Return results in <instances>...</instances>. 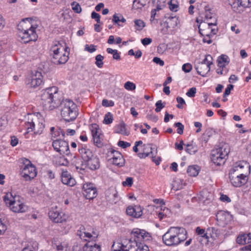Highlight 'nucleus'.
<instances>
[{
    "mask_svg": "<svg viewBox=\"0 0 251 251\" xmlns=\"http://www.w3.org/2000/svg\"><path fill=\"white\" fill-rule=\"evenodd\" d=\"M124 249V242L121 243H114L112 246V250L113 251H123Z\"/></svg>",
    "mask_w": 251,
    "mask_h": 251,
    "instance_id": "obj_46",
    "label": "nucleus"
},
{
    "mask_svg": "<svg viewBox=\"0 0 251 251\" xmlns=\"http://www.w3.org/2000/svg\"><path fill=\"white\" fill-rule=\"evenodd\" d=\"M217 62L220 66H226L229 63V58L227 55L223 54L218 57Z\"/></svg>",
    "mask_w": 251,
    "mask_h": 251,
    "instance_id": "obj_38",
    "label": "nucleus"
},
{
    "mask_svg": "<svg viewBox=\"0 0 251 251\" xmlns=\"http://www.w3.org/2000/svg\"><path fill=\"white\" fill-rule=\"evenodd\" d=\"M85 50L90 53H92L96 50V46L93 44L90 45L86 44L85 46Z\"/></svg>",
    "mask_w": 251,
    "mask_h": 251,
    "instance_id": "obj_59",
    "label": "nucleus"
},
{
    "mask_svg": "<svg viewBox=\"0 0 251 251\" xmlns=\"http://www.w3.org/2000/svg\"><path fill=\"white\" fill-rule=\"evenodd\" d=\"M135 28L138 30H142L145 26V23L141 20H134Z\"/></svg>",
    "mask_w": 251,
    "mask_h": 251,
    "instance_id": "obj_48",
    "label": "nucleus"
},
{
    "mask_svg": "<svg viewBox=\"0 0 251 251\" xmlns=\"http://www.w3.org/2000/svg\"><path fill=\"white\" fill-rule=\"evenodd\" d=\"M229 179L231 184L234 187H241L248 181V178L242 177L241 175L228 174Z\"/></svg>",
    "mask_w": 251,
    "mask_h": 251,
    "instance_id": "obj_21",
    "label": "nucleus"
},
{
    "mask_svg": "<svg viewBox=\"0 0 251 251\" xmlns=\"http://www.w3.org/2000/svg\"><path fill=\"white\" fill-rule=\"evenodd\" d=\"M220 231L217 228L212 227L207 229V240L209 237L213 239H216L220 235Z\"/></svg>",
    "mask_w": 251,
    "mask_h": 251,
    "instance_id": "obj_34",
    "label": "nucleus"
},
{
    "mask_svg": "<svg viewBox=\"0 0 251 251\" xmlns=\"http://www.w3.org/2000/svg\"><path fill=\"white\" fill-rule=\"evenodd\" d=\"M216 220L219 226H224L231 220V216L224 211H219L216 214Z\"/></svg>",
    "mask_w": 251,
    "mask_h": 251,
    "instance_id": "obj_20",
    "label": "nucleus"
},
{
    "mask_svg": "<svg viewBox=\"0 0 251 251\" xmlns=\"http://www.w3.org/2000/svg\"><path fill=\"white\" fill-rule=\"evenodd\" d=\"M171 214V211L164 205H161L160 210L157 212V215L160 220H162L164 218L169 217Z\"/></svg>",
    "mask_w": 251,
    "mask_h": 251,
    "instance_id": "obj_31",
    "label": "nucleus"
},
{
    "mask_svg": "<svg viewBox=\"0 0 251 251\" xmlns=\"http://www.w3.org/2000/svg\"><path fill=\"white\" fill-rule=\"evenodd\" d=\"M158 17L159 12L156 11V10L152 9L151 11L150 19L151 24L156 25L157 24V18Z\"/></svg>",
    "mask_w": 251,
    "mask_h": 251,
    "instance_id": "obj_40",
    "label": "nucleus"
},
{
    "mask_svg": "<svg viewBox=\"0 0 251 251\" xmlns=\"http://www.w3.org/2000/svg\"><path fill=\"white\" fill-rule=\"evenodd\" d=\"M197 73L201 75L204 76L210 71V67L204 63H199L196 66Z\"/></svg>",
    "mask_w": 251,
    "mask_h": 251,
    "instance_id": "obj_29",
    "label": "nucleus"
},
{
    "mask_svg": "<svg viewBox=\"0 0 251 251\" xmlns=\"http://www.w3.org/2000/svg\"><path fill=\"white\" fill-rule=\"evenodd\" d=\"M115 133L121 134L124 135L128 136L129 134V131L126 127V125L122 122L117 125L114 128Z\"/></svg>",
    "mask_w": 251,
    "mask_h": 251,
    "instance_id": "obj_30",
    "label": "nucleus"
},
{
    "mask_svg": "<svg viewBox=\"0 0 251 251\" xmlns=\"http://www.w3.org/2000/svg\"><path fill=\"white\" fill-rule=\"evenodd\" d=\"M175 126L177 128V133H178L180 135L182 134L183 132L184 126L181 123L178 122V123H175Z\"/></svg>",
    "mask_w": 251,
    "mask_h": 251,
    "instance_id": "obj_56",
    "label": "nucleus"
},
{
    "mask_svg": "<svg viewBox=\"0 0 251 251\" xmlns=\"http://www.w3.org/2000/svg\"><path fill=\"white\" fill-rule=\"evenodd\" d=\"M228 71V70L226 68V66H220V65L218 64V68L216 70V72L217 74L221 75H225L227 73Z\"/></svg>",
    "mask_w": 251,
    "mask_h": 251,
    "instance_id": "obj_47",
    "label": "nucleus"
},
{
    "mask_svg": "<svg viewBox=\"0 0 251 251\" xmlns=\"http://www.w3.org/2000/svg\"><path fill=\"white\" fill-rule=\"evenodd\" d=\"M187 238V232L185 228L181 226H171L163 235L164 244L169 247H176Z\"/></svg>",
    "mask_w": 251,
    "mask_h": 251,
    "instance_id": "obj_4",
    "label": "nucleus"
},
{
    "mask_svg": "<svg viewBox=\"0 0 251 251\" xmlns=\"http://www.w3.org/2000/svg\"><path fill=\"white\" fill-rule=\"evenodd\" d=\"M132 238L136 242L141 243L144 240H148L150 237L149 233L145 230L136 228L134 229L131 232Z\"/></svg>",
    "mask_w": 251,
    "mask_h": 251,
    "instance_id": "obj_18",
    "label": "nucleus"
},
{
    "mask_svg": "<svg viewBox=\"0 0 251 251\" xmlns=\"http://www.w3.org/2000/svg\"><path fill=\"white\" fill-rule=\"evenodd\" d=\"M197 92V89L195 87L191 88L186 93V95L190 98H193L195 96Z\"/></svg>",
    "mask_w": 251,
    "mask_h": 251,
    "instance_id": "obj_55",
    "label": "nucleus"
},
{
    "mask_svg": "<svg viewBox=\"0 0 251 251\" xmlns=\"http://www.w3.org/2000/svg\"><path fill=\"white\" fill-rule=\"evenodd\" d=\"M156 108L155 111L156 112H159L161 111V110L165 107V105L162 103V101L161 100H158L155 103Z\"/></svg>",
    "mask_w": 251,
    "mask_h": 251,
    "instance_id": "obj_58",
    "label": "nucleus"
},
{
    "mask_svg": "<svg viewBox=\"0 0 251 251\" xmlns=\"http://www.w3.org/2000/svg\"><path fill=\"white\" fill-rule=\"evenodd\" d=\"M83 194L87 199L93 200L97 196V190L93 183H86L83 186Z\"/></svg>",
    "mask_w": 251,
    "mask_h": 251,
    "instance_id": "obj_16",
    "label": "nucleus"
},
{
    "mask_svg": "<svg viewBox=\"0 0 251 251\" xmlns=\"http://www.w3.org/2000/svg\"><path fill=\"white\" fill-rule=\"evenodd\" d=\"M85 163L88 167L92 170H95L100 167L99 159L96 156L89 159Z\"/></svg>",
    "mask_w": 251,
    "mask_h": 251,
    "instance_id": "obj_27",
    "label": "nucleus"
},
{
    "mask_svg": "<svg viewBox=\"0 0 251 251\" xmlns=\"http://www.w3.org/2000/svg\"><path fill=\"white\" fill-rule=\"evenodd\" d=\"M38 25L31 18L23 19L17 25V35L21 42L25 44L37 40L36 29Z\"/></svg>",
    "mask_w": 251,
    "mask_h": 251,
    "instance_id": "obj_2",
    "label": "nucleus"
},
{
    "mask_svg": "<svg viewBox=\"0 0 251 251\" xmlns=\"http://www.w3.org/2000/svg\"><path fill=\"white\" fill-rule=\"evenodd\" d=\"M106 51L108 53L113 54V58L116 60H120L121 56L120 53L118 52L117 50H113L111 48H108L106 49Z\"/></svg>",
    "mask_w": 251,
    "mask_h": 251,
    "instance_id": "obj_42",
    "label": "nucleus"
},
{
    "mask_svg": "<svg viewBox=\"0 0 251 251\" xmlns=\"http://www.w3.org/2000/svg\"><path fill=\"white\" fill-rule=\"evenodd\" d=\"M136 241L131 239L126 240L124 241L123 251H129V249L137 247Z\"/></svg>",
    "mask_w": 251,
    "mask_h": 251,
    "instance_id": "obj_33",
    "label": "nucleus"
},
{
    "mask_svg": "<svg viewBox=\"0 0 251 251\" xmlns=\"http://www.w3.org/2000/svg\"><path fill=\"white\" fill-rule=\"evenodd\" d=\"M236 242L240 245L251 243V233L240 234L237 237Z\"/></svg>",
    "mask_w": 251,
    "mask_h": 251,
    "instance_id": "obj_28",
    "label": "nucleus"
},
{
    "mask_svg": "<svg viewBox=\"0 0 251 251\" xmlns=\"http://www.w3.org/2000/svg\"><path fill=\"white\" fill-rule=\"evenodd\" d=\"M200 168L197 165H192L188 167L187 172L188 175L192 176H197L199 172Z\"/></svg>",
    "mask_w": 251,
    "mask_h": 251,
    "instance_id": "obj_37",
    "label": "nucleus"
},
{
    "mask_svg": "<svg viewBox=\"0 0 251 251\" xmlns=\"http://www.w3.org/2000/svg\"><path fill=\"white\" fill-rule=\"evenodd\" d=\"M232 10L236 13H241L245 8L249 7V0H228Z\"/></svg>",
    "mask_w": 251,
    "mask_h": 251,
    "instance_id": "obj_15",
    "label": "nucleus"
},
{
    "mask_svg": "<svg viewBox=\"0 0 251 251\" xmlns=\"http://www.w3.org/2000/svg\"><path fill=\"white\" fill-rule=\"evenodd\" d=\"M78 152L84 162L94 156L92 151L86 146H79Z\"/></svg>",
    "mask_w": 251,
    "mask_h": 251,
    "instance_id": "obj_24",
    "label": "nucleus"
},
{
    "mask_svg": "<svg viewBox=\"0 0 251 251\" xmlns=\"http://www.w3.org/2000/svg\"><path fill=\"white\" fill-rule=\"evenodd\" d=\"M126 212L127 215L136 218L140 217L143 214L142 208L139 205L129 206L127 207Z\"/></svg>",
    "mask_w": 251,
    "mask_h": 251,
    "instance_id": "obj_22",
    "label": "nucleus"
},
{
    "mask_svg": "<svg viewBox=\"0 0 251 251\" xmlns=\"http://www.w3.org/2000/svg\"><path fill=\"white\" fill-rule=\"evenodd\" d=\"M250 173V165L246 161H240L235 163L230 169L229 174L241 175L242 177L248 178Z\"/></svg>",
    "mask_w": 251,
    "mask_h": 251,
    "instance_id": "obj_9",
    "label": "nucleus"
},
{
    "mask_svg": "<svg viewBox=\"0 0 251 251\" xmlns=\"http://www.w3.org/2000/svg\"><path fill=\"white\" fill-rule=\"evenodd\" d=\"M48 215L50 219L56 223L65 222L68 218V216L64 213L58 210L57 206L51 207L49 211Z\"/></svg>",
    "mask_w": 251,
    "mask_h": 251,
    "instance_id": "obj_10",
    "label": "nucleus"
},
{
    "mask_svg": "<svg viewBox=\"0 0 251 251\" xmlns=\"http://www.w3.org/2000/svg\"><path fill=\"white\" fill-rule=\"evenodd\" d=\"M54 150L60 154L69 155L70 153L69 144L63 140H54L52 143Z\"/></svg>",
    "mask_w": 251,
    "mask_h": 251,
    "instance_id": "obj_12",
    "label": "nucleus"
},
{
    "mask_svg": "<svg viewBox=\"0 0 251 251\" xmlns=\"http://www.w3.org/2000/svg\"><path fill=\"white\" fill-rule=\"evenodd\" d=\"M62 183L69 186H74L75 184V179L72 177L71 174L67 171L63 170L61 174Z\"/></svg>",
    "mask_w": 251,
    "mask_h": 251,
    "instance_id": "obj_23",
    "label": "nucleus"
},
{
    "mask_svg": "<svg viewBox=\"0 0 251 251\" xmlns=\"http://www.w3.org/2000/svg\"><path fill=\"white\" fill-rule=\"evenodd\" d=\"M3 200L13 212L24 213L28 209V207L24 202V199L20 196H13L11 193H7L3 197Z\"/></svg>",
    "mask_w": 251,
    "mask_h": 251,
    "instance_id": "obj_5",
    "label": "nucleus"
},
{
    "mask_svg": "<svg viewBox=\"0 0 251 251\" xmlns=\"http://www.w3.org/2000/svg\"><path fill=\"white\" fill-rule=\"evenodd\" d=\"M69 53L67 51V48L63 49L59 53L52 54V61L56 64H65L68 60Z\"/></svg>",
    "mask_w": 251,
    "mask_h": 251,
    "instance_id": "obj_19",
    "label": "nucleus"
},
{
    "mask_svg": "<svg viewBox=\"0 0 251 251\" xmlns=\"http://www.w3.org/2000/svg\"><path fill=\"white\" fill-rule=\"evenodd\" d=\"M229 152V148L227 145L213 150L211 153V159L213 163L217 166L224 164Z\"/></svg>",
    "mask_w": 251,
    "mask_h": 251,
    "instance_id": "obj_8",
    "label": "nucleus"
},
{
    "mask_svg": "<svg viewBox=\"0 0 251 251\" xmlns=\"http://www.w3.org/2000/svg\"><path fill=\"white\" fill-rule=\"evenodd\" d=\"M77 235L81 239L88 242L83 246L78 244H75L73 247V251H100L99 245L91 242L95 241L99 235L97 229L91 228L90 231L88 229L86 231L85 229L84 231L79 230L77 231Z\"/></svg>",
    "mask_w": 251,
    "mask_h": 251,
    "instance_id": "obj_3",
    "label": "nucleus"
},
{
    "mask_svg": "<svg viewBox=\"0 0 251 251\" xmlns=\"http://www.w3.org/2000/svg\"><path fill=\"white\" fill-rule=\"evenodd\" d=\"M102 137L103 136L101 134L93 137L94 144L99 148L102 146Z\"/></svg>",
    "mask_w": 251,
    "mask_h": 251,
    "instance_id": "obj_41",
    "label": "nucleus"
},
{
    "mask_svg": "<svg viewBox=\"0 0 251 251\" xmlns=\"http://www.w3.org/2000/svg\"><path fill=\"white\" fill-rule=\"evenodd\" d=\"M90 129L93 137L100 134L99 133L100 128L99 126L96 124H92L90 127Z\"/></svg>",
    "mask_w": 251,
    "mask_h": 251,
    "instance_id": "obj_44",
    "label": "nucleus"
},
{
    "mask_svg": "<svg viewBox=\"0 0 251 251\" xmlns=\"http://www.w3.org/2000/svg\"><path fill=\"white\" fill-rule=\"evenodd\" d=\"M28 121L25 123L27 131L25 135L30 131H34L35 134L42 133L44 127V119L40 113H34L28 115Z\"/></svg>",
    "mask_w": 251,
    "mask_h": 251,
    "instance_id": "obj_6",
    "label": "nucleus"
},
{
    "mask_svg": "<svg viewBox=\"0 0 251 251\" xmlns=\"http://www.w3.org/2000/svg\"><path fill=\"white\" fill-rule=\"evenodd\" d=\"M41 100L43 106L47 110H52L60 105L61 115L67 122L74 121L78 115L77 106L73 100L66 99L60 101L58 88L56 86L44 90Z\"/></svg>",
    "mask_w": 251,
    "mask_h": 251,
    "instance_id": "obj_1",
    "label": "nucleus"
},
{
    "mask_svg": "<svg viewBox=\"0 0 251 251\" xmlns=\"http://www.w3.org/2000/svg\"><path fill=\"white\" fill-rule=\"evenodd\" d=\"M50 132L52 137L55 138L59 136L60 132H61V130L60 128L55 129L54 127H51L50 128Z\"/></svg>",
    "mask_w": 251,
    "mask_h": 251,
    "instance_id": "obj_53",
    "label": "nucleus"
},
{
    "mask_svg": "<svg viewBox=\"0 0 251 251\" xmlns=\"http://www.w3.org/2000/svg\"><path fill=\"white\" fill-rule=\"evenodd\" d=\"M105 195L107 200L112 203H116L119 200L118 193L115 188H109Z\"/></svg>",
    "mask_w": 251,
    "mask_h": 251,
    "instance_id": "obj_25",
    "label": "nucleus"
},
{
    "mask_svg": "<svg viewBox=\"0 0 251 251\" xmlns=\"http://www.w3.org/2000/svg\"><path fill=\"white\" fill-rule=\"evenodd\" d=\"M124 87L127 90H133L136 88V85L133 82L127 81L125 83Z\"/></svg>",
    "mask_w": 251,
    "mask_h": 251,
    "instance_id": "obj_54",
    "label": "nucleus"
},
{
    "mask_svg": "<svg viewBox=\"0 0 251 251\" xmlns=\"http://www.w3.org/2000/svg\"><path fill=\"white\" fill-rule=\"evenodd\" d=\"M104 57L100 54H98L96 56V65L99 68H101L103 66V60Z\"/></svg>",
    "mask_w": 251,
    "mask_h": 251,
    "instance_id": "obj_50",
    "label": "nucleus"
},
{
    "mask_svg": "<svg viewBox=\"0 0 251 251\" xmlns=\"http://www.w3.org/2000/svg\"><path fill=\"white\" fill-rule=\"evenodd\" d=\"M43 84V76L40 72L33 73L28 79L27 84L31 88H37Z\"/></svg>",
    "mask_w": 251,
    "mask_h": 251,
    "instance_id": "obj_14",
    "label": "nucleus"
},
{
    "mask_svg": "<svg viewBox=\"0 0 251 251\" xmlns=\"http://www.w3.org/2000/svg\"><path fill=\"white\" fill-rule=\"evenodd\" d=\"M203 17H199L196 19V22L199 24L198 28L200 33L202 36H213L216 34V25L217 20L213 18V22H202Z\"/></svg>",
    "mask_w": 251,
    "mask_h": 251,
    "instance_id": "obj_7",
    "label": "nucleus"
},
{
    "mask_svg": "<svg viewBox=\"0 0 251 251\" xmlns=\"http://www.w3.org/2000/svg\"><path fill=\"white\" fill-rule=\"evenodd\" d=\"M68 163L67 160L64 157H60L56 161V165L58 166H67Z\"/></svg>",
    "mask_w": 251,
    "mask_h": 251,
    "instance_id": "obj_52",
    "label": "nucleus"
},
{
    "mask_svg": "<svg viewBox=\"0 0 251 251\" xmlns=\"http://www.w3.org/2000/svg\"><path fill=\"white\" fill-rule=\"evenodd\" d=\"M38 249V243L36 241H31L23 249L22 251H37Z\"/></svg>",
    "mask_w": 251,
    "mask_h": 251,
    "instance_id": "obj_36",
    "label": "nucleus"
},
{
    "mask_svg": "<svg viewBox=\"0 0 251 251\" xmlns=\"http://www.w3.org/2000/svg\"><path fill=\"white\" fill-rule=\"evenodd\" d=\"M176 101L178 103V104L176 105V107L178 108L182 109L183 108L182 105L185 104V101L184 99L181 97H178L176 98Z\"/></svg>",
    "mask_w": 251,
    "mask_h": 251,
    "instance_id": "obj_60",
    "label": "nucleus"
},
{
    "mask_svg": "<svg viewBox=\"0 0 251 251\" xmlns=\"http://www.w3.org/2000/svg\"><path fill=\"white\" fill-rule=\"evenodd\" d=\"M204 20L206 22H213V18H215L214 13L211 12V9L209 5L204 7Z\"/></svg>",
    "mask_w": 251,
    "mask_h": 251,
    "instance_id": "obj_32",
    "label": "nucleus"
},
{
    "mask_svg": "<svg viewBox=\"0 0 251 251\" xmlns=\"http://www.w3.org/2000/svg\"><path fill=\"white\" fill-rule=\"evenodd\" d=\"M64 43H61L58 41H54L53 42L52 45L50 48L51 54H55L59 53L61 51H63V49L66 47L64 45Z\"/></svg>",
    "mask_w": 251,
    "mask_h": 251,
    "instance_id": "obj_26",
    "label": "nucleus"
},
{
    "mask_svg": "<svg viewBox=\"0 0 251 251\" xmlns=\"http://www.w3.org/2000/svg\"><path fill=\"white\" fill-rule=\"evenodd\" d=\"M113 116L110 112H107L105 114L103 123L106 125H109L113 122Z\"/></svg>",
    "mask_w": 251,
    "mask_h": 251,
    "instance_id": "obj_43",
    "label": "nucleus"
},
{
    "mask_svg": "<svg viewBox=\"0 0 251 251\" xmlns=\"http://www.w3.org/2000/svg\"><path fill=\"white\" fill-rule=\"evenodd\" d=\"M20 174L25 180L30 181L37 175L36 168L30 162H29L27 164L24 165L22 167Z\"/></svg>",
    "mask_w": 251,
    "mask_h": 251,
    "instance_id": "obj_11",
    "label": "nucleus"
},
{
    "mask_svg": "<svg viewBox=\"0 0 251 251\" xmlns=\"http://www.w3.org/2000/svg\"><path fill=\"white\" fill-rule=\"evenodd\" d=\"M7 229L6 225L0 219V235L3 234Z\"/></svg>",
    "mask_w": 251,
    "mask_h": 251,
    "instance_id": "obj_62",
    "label": "nucleus"
},
{
    "mask_svg": "<svg viewBox=\"0 0 251 251\" xmlns=\"http://www.w3.org/2000/svg\"><path fill=\"white\" fill-rule=\"evenodd\" d=\"M108 156L111 157L109 160L114 165L119 167H122L124 165L125 159L122 154L119 151L111 149L108 152Z\"/></svg>",
    "mask_w": 251,
    "mask_h": 251,
    "instance_id": "obj_13",
    "label": "nucleus"
},
{
    "mask_svg": "<svg viewBox=\"0 0 251 251\" xmlns=\"http://www.w3.org/2000/svg\"><path fill=\"white\" fill-rule=\"evenodd\" d=\"M73 10L76 13H79L81 11V8L80 5L77 3L74 2L72 4Z\"/></svg>",
    "mask_w": 251,
    "mask_h": 251,
    "instance_id": "obj_57",
    "label": "nucleus"
},
{
    "mask_svg": "<svg viewBox=\"0 0 251 251\" xmlns=\"http://www.w3.org/2000/svg\"><path fill=\"white\" fill-rule=\"evenodd\" d=\"M185 150L190 154H194L197 151V148L192 144L187 145Z\"/></svg>",
    "mask_w": 251,
    "mask_h": 251,
    "instance_id": "obj_49",
    "label": "nucleus"
},
{
    "mask_svg": "<svg viewBox=\"0 0 251 251\" xmlns=\"http://www.w3.org/2000/svg\"><path fill=\"white\" fill-rule=\"evenodd\" d=\"M102 104L104 106H113L114 105V103L112 100H108L106 99H103L102 101Z\"/></svg>",
    "mask_w": 251,
    "mask_h": 251,
    "instance_id": "obj_63",
    "label": "nucleus"
},
{
    "mask_svg": "<svg viewBox=\"0 0 251 251\" xmlns=\"http://www.w3.org/2000/svg\"><path fill=\"white\" fill-rule=\"evenodd\" d=\"M178 18L176 16H170L166 19V21L161 25L164 27L162 31L164 34H166L168 30H173L177 25Z\"/></svg>",
    "mask_w": 251,
    "mask_h": 251,
    "instance_id": "obj_17",
    "label": "nucleus"
},
{
    "mask_svg": "<svg viewBox=\"0 0 251 251\" xmlns=\"http://www.w3.org/2000/svg\"><path fill=\"white\" fill-rule=\"evenodd\" d=\"M196 233L197 235L207 240V230L205 231L204 229L197 227L196 228Z\"/></svg>",
    "mask_w": 251,
    "mask_h": 251,
    "instance_id": "obj_45",
    "label": "nucleus"
},
{
    "mask_svg": "<svg viewBox=\"0 0 251 251\" xmlns=\"http://www.w3.org/2000/svg\"><path fill=\"white\" fill-rule=\"evenodd\" d=\"M91 17L92 19H95L98 24H100V16L96 12L93 11L91 14Z\"/></svg>",
    "mask_w": 251,
    "mask_h": 251,
    "instance_id": "obj_64",
    "label": "nucleus"
},
{
    "mask_svg": "<svg viewBox=\"0 0 251 251\" xmlns=\"http://www.w3.org/2000/svg\"><path fill=\"white\" fill-rule=\"evenodd\" d=\"M133 183V178L131 177H127L125 181L122 182V185L124 187H130Z\"/></svg>",
    "mask_w": 251,
    "mask_h": 251,
    "instance_id": "obj_51",
    "label": "nucleus"
},
{
    "mask_svg": "<svg viewBox=\"0 0 251 251\" xmlns=\"http://www.w3.org/2000/svg\"><path fill=\"white\" fill-rule=\"evenodd\" d=\"M182 69L184 72L189 73L191 71L192 67L190 63H186L183 65Z\"/></svg>",
    "mask_w": 251,
    "mask_h": 251,
    "instance_id": "obj_61",
    "label": "nucleus"
},
{
    "mask_svg": "<svg viewBox=\"0 0 251 251\" xmlns=\"http://www.w3.org/2000/svg\"><path fill=\"white\" fill-rule=\"evenodd\" d=\"M132 9H141L144 7L147 3H148V0H132Z\"/></svg>",
    "mask_w": 251,
    "mask_h": 251,
    "instance_id": "obj_35",
    "label": "nucleus"
},
{
    "mask_svg": "<svg viewBox=\"0 0 251 251\" xmlns=\"http://www.w3.org/2000/svg\"><path fill=\"white\" fill-rule=\"evenodd\" d=\"M54 247L56 248L57 251H69V248L68 244L65 242H62L57 244H53Z\"/></svg>",
    "mask_w": 251,
    "mask_h": 251,
    "instance_id": "obj_39",
    "label": "nucleus"
}]
</instances>
